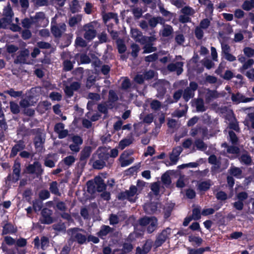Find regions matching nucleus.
<instances>
[{
  "mask_svg": "<svg viewBox=\"0 0 254 254\" xmlns=\"http://www.w3.org/2000/svg\"><path fill=\"white\" fill-rule=\"evenodd\" d=\"M172 233V230L170 228H167L158 234L155 242L156 247L161 246L168 239Z\"/></svg>",
  "mask_w": 254,
  "mask_h": 254,
  "instance_id": "0eeeda50",
  "label": "nucleus"
},
{
  "mask_svg": "<svg viewBox=\"0 0 254 254\" xmlns=\"http://www.w3.org/2000/svg\"><path fill=\"white\" fill-rule=\"evenodd\" d=\"M20 164L18 162H15L13 166V179L15 181L18 180L20 173Z\"/></svg>",
  "mask_w": 254,
  "mask_h": 254,
  "instance_id": "a878e982",
  "label": "nucleus"
},
{
  "mask_svg": "<svg viewBox=\"0 0 254 254\" xmlns=\"http://www.w3.org/2000/svg\"><path fill=\"white\" fill-rule=\"evenodd\" d=\"M29 56V51L28 50L25 49L21 51L14 60V63L16 64H30V62L28 61Z\"/></svg>",
  "mask_w": 254,
  "mask_h": 254,
  "instance_id": "9b49d317",
  "label": "nucleus"
},
{
  "mask_svg": "<svg viewBox=\"0 0 254 254\" xmlns=\"http://www.w3.org/2000/svg\"><path fill=\"white\" fill-rule=\"evenodd\" d=\"M3 13V15L6 17L4 18L9 19L10 23L11 22V19L13 15V13L9 4L7 5V6L4 8Z\"/></svg>",
  "mask_w": 254,
  "mask_h": 254,
  "instance_id": "72a5a7b5",
  "label": "nucleus"
},
{
  "mask_svg": "<svg viewBox=\"0 0 254 254\" xmlns=\"http://www.w3.org/2000/svg\"><path fill=\"white\" fill-rule=\"evenodd\" d=\"M144 185V182L142 181H138L137 182V187L131 186L128 190L122 192L119 196L120 199H127L130 202H134L135 200V195L137 194L138 191H140L141 189L140 187Z\"/></svg>",
  "mask_w": 254,
  "mask_h": 254,
  "instance_id": "f03ea898",
  "label": "nucleus"
},
{
  "mask_svg": "<svg viewBox=\"0 0 254 254\" xmlns=\"http://www.w3.org/2000/svg\"><path fill=\"white\" fill-rule=\"evenodd\" d=\"M45 138L42 134L37 135L34 139V143L36 148L41 150L43 148Z\"/></svg>",
  "mask_w": 254,
  "mask_h": 254,
  "instance_id": "4be33fe9",
  "label": "nucleus"
},
{
  "mask_svg": "<svg viewBox=\"0 0 254 254\" xmlns=\"http://www.w3.org/2000/svg\"><path fill=\"white\" fill-rule=\"evenodd\" d=\"M112 107L113 105L111 104H109V105L107 104L106 105L100 104L98 105V109L100 112L106 113L108 108H112Z\"/></svg>",
  "mask_w": 254,
  "mask_h": 254,
  "instance_id": "0e129e2a",
  "label": "nucleus"
},
{
  "mask_svg": "<svg viewBox=\"0 0 254 254\" xmlns=\"http://www.w3.org/2000/svg\"><path fill=\"white\" fill-rule=\"evenodd\" d=\"M132 142V138L131 137H127L121 140L119 143L118 148L121 150L124 149L126 147L128 146Z\"/></svg>",
  "mask_w": 254,
  "mask_h": 254,
  "instance_id": "bb28decb",
  "label": "nucleus"
},
{
  "mask_svg": "<svg viewBox=\"0 0 254 254\" xmlns=\"http://www.w3.org/2000/svg\"><path fill=\"white\" fill-rule=\"evenodd\" d=\"M133 126L135 132L137 135H139L140 134L146 132V130L144 128L143 124L142 122L134 124Z\"/></svg>",
  "mask_w": 254,
  "mask_h": 254,
  "instance_id": "c85d7f7f",
  "label": "nucleus"
},
{
  "mask_svg": "<svg viewBox=\"0 0 254 254\" xmlns=\"http://www.w3.org/2000/svg\"><path fill=\"white\" fill-rule=\"evenodd\" d=\"M223 93H218L216 91L206 90L205 100L207 103H209L214 99L218 98L220 96H224Z\"/></svg>",
  "mask_w": 254,
  "mask_h": 254,
  "instance_id": "a211bd4d",
  "label": "nucleus"
},
{
  "mask_svg": "<svg viewBox=\"0 0 254 254\" xmlns=\"http://www.w3.org/2000/svg\"><path fill=\"white\" fill-rule=\"evenodd\" d=\"M219 39L221 44L222 55L224 56L228 53H230V47L228 44L222 42L220 37H219Z\"/></svg>",
  "mask_w": 254,
  "mask_h": 254,
  "instance_id": "49530a36",
  "label": "nucleus"
},
{
  "mask_svg": "<svg viewBox=\"0 0 254 254\" xmlns=\"http://www.w3.org/2000/svg\"><path fill=\"white\" fill-rule=\"evenodd\" d=\"M196 108L198 112H203L206 109L204 105L203 100L202 99H197L196 101Z\"/></svg>",
  "mask_w": 254,
  "mask_h": 254,
  "instance_id": "a18cd8bd",
  "label": "nucleus"
},
{
  "mask_svg": "<svg viewBox=\"0 0 254 254\" xmlns=\"http://www.w3.org/2000/svg\"><path fill=\"white\" fill-rule=\"evenodd\" d=\"M42 202L39 200H36L33 201V207L35 211L37 212L40 211L42 207Z\"/></svg>",
  "mask_w": 254,
  "mask_h": 254,
  "instance_id": "680f3d73",
  "label": "nucleus"
},
{
  "mask_svg": "<svg viewBox=\"0 0 254 254\" xmlns=\"http://www.w3.org/2000/svg\"><path fill=\"white\" fill-rule=\"evenodd\" d=\"M243 52L246 56L249 58L254 57V49L250 47H245Z\"/></svg>",
  "mask_w": 254,
  "mask_h": 254,
  "instance_id": "4d7b16f0",
  "label": "nucleus"
},
{
  "mask_svg": "<svg viewBox=\"0 0 254 254\" xmlns=\"http://www.w3.org/2000/svg\"><path fill=\"white\" fill-rule=\"evenodd\" d=\"M109 157V149L105 147H99L94 155V159L98 158L106 160Z\"/></svg>",
  "mask_w": 254,
  "mask_h": 254,
  "instance_id": "4468645a",
  "label": "nucleus"
},
{
  "mask_svg": "<svg viewBox=\"0 0 254 254\" xmlns=\"http://www.w3.org/2000/svg\"><path fill=\"white\" fill-rule=\"evenodd\" d=\"M87 186L88 188V190L92 191L93 188H96L98 191H102L105 189L106 185L104 184L103 179L100 176L95 177L94 179V185L92 182L88 181L87 183Z\"/></svg>",
  "mask_w": 254,
  "mask_h": 254,
  "instance_id": "20e7f679",
  "label": "nucleus"
},
{
  "mask_svg": "<svg viewBox=\"0 0 254 254\" xmlns=\"http://www.w3.org/2000/svg\"><path fill=\"white\" fill-rule=\"evenodd\" d=\"M231 99L233 102L237 104L241 102H249L254 100V98H246L240 93L237 94H232Z\"/></svg>",
  "mask_w": 254,
  "mask_h": 254,
  "instance_id": "2eb2a0df",
  "label": "nucleus"
},
{
  "mask_svg": "<svg viewBox=\"0 0 254 254\" xmlns=\"http://www.w3.org/2000/svg\"><path fill=\"white\" fill-rule=\"evenodd\" d=\"M152 245V242L151 240L146 241L142 248V250L144 251V254H147L150 251Z\"/></svg>",
  "mask_w": 254,
  "mask_h": 254,
  "instance_id": "bf43d9fd",
  "label": "nucleus"
},
{
  "mask_svg": "<svg viewBox=\"0 0 254 254\" xmlns=\"http://www.w3.org/2000/svg\"><path fill=\"white\" fill-rule=\"evenodd\" d=\"M65 30L66 25L64 23H62L54 25V22L52 21L51 31L55 37H60L65 31Z\"/></svg>",
  "mask_w": 254,
  "mask_h": 254,
  "instance_id": "1a4fd4ad",
  "label": "nucleus"
},
{
  "mask_svg": "<svg viewBox=\"0 0 254 254\" xmlns=\"http://www.w3.org/2000/svg\"><path fill=\"white\" fill-rule=\"evenodd\" d=\"M27 172L31 174H35L37 175H41L43 169L41 164L38 162H35L33 164L29 165L27 168Z\"/></svg>",
  "mask_w": 254,
  "mask_h": 254,
  "instance_id": "f8f14e48",
  "label": "nucleus"
},
{
  "mask_svg": "<svg viewBox=\"0 0 254 254\" xmlns=\"http://www.w3.org/2000/svg\"><path fill=\"white\" fill-rule=\"evenodd\" d=\"M200 218V210L198 208H195L192 210V218L198 220Z\"/></svg>",
  "mask_w": 254,
  "mask_h": 254,
  "instance_id": "69168bd1",
  "label": "nucleus"
},
{
  "mask_svg": "<svg viewBox=\"0 0 254 254\" xmlns=\"http://www.w3.org/2000/svg\"><path fill=\"white\" fill-rule=\"evenodd\" d=\"M91 152V148L90 147H85L81 152V159L84 160L88 158Z\"/></svg>",
  "mask_w": 254,
  "mask_h": 254,
  "instance_id": "37998d69",
  "label": "nucleus"
},
{
  "mask_svg": "<svg viewBox=\"0 0 254 254\" xmlns=\"http://www.w3.org/2000/svg\"><path fill=\"white\" fill-rule=\"evenodd\" d=\"M82 19L80 15H76L71 17L69 20V25L71 27H73L81 21Z\"/></svg>",
  "mask_w": 254,
  "mask_h": 254,
  "instance_id": "58836bf2",
  "label": "nucleus"
},
{
  "mask_svg": "<svg viewBox=\"0 0 254 254\" xmlns=\"http://www.w3.org/2000/svg\"><path fill=\"white\" fill-rule=\"evenodd\" d=\"M67 234L70 236L69 241L77 242L79 244H83L87 241L85 232L78 228L70 229L67 230Z\"/></svg>",
  "mask_w": 254,
  "mask_h": 254,
  "instance_id": "f257e3e1",
  "label": "nucleus"
},
{
  "mask_svg": "<svg viewBox=\"0 0 254 254\" xmlns=\"http://www.w3.org/2000/svg\"><path fill=\"white\" fill-rule=\"evenodd\" d=\"M17 231V229L12 224L6 223L3 226L2 234H13Z\"/></svg>",
  "mask_w": 254,
  "mask_h": 254,
  "instance_id": "6ab92c4d",
  "label": "nucleus"
},
{
  "mask_svg": "<svg viewBox=\"0 0 254 254\" xmlns=\"http://www.w3.org/2000/svg\"><path fill=\"white\" fill-rule=\"evenodd\" d=\"M96 160L93 163V167L95 169H102L105 165V160L102 159H98L97 158Z\"/></svg>",
  "mask_w": 254,
  "mask_h": 254,
  "instance_id": "e433bc0d",
  "label": "nucleus"
},
{
  "mask_svg": "<svg viewBox=\"0 0 254 254\" xmlns=\"http://www.w3.org/2000/svg\"><path fill=\"white\" fill-rule=\"evenodd\" d=\"M254 64V60L252 59H249L243 64V65L240 68L239 71L243 73L245 70L251 67Z\"/></svg>",
  "mask_w": 254,
  "mask_h": 254,
  "instance_id": "2f4dec72",
  "label": "nucleus"
},
{
  "mask_svg": "<svg viewBox=\"0 0 254 254\" xmlns=\"http://www.w3.org/2000/svg\"><path fill=\"white\" fill-rule=\"evenodd\" d=\"M144 45L143 49V54L150 53L153 52H155L156 51V48L153 47L152 44H142Z\"/></svg>",
  "mask_w": 254,
  "mask_h": 254,
  "instance_id": "c03bdc74",
  "label": "nucleus"
},
{
  "mask_svg": "<svg viewBox=\"0 0 254 254\" xmlns=\"http://www.w3.org/2000/svg\"><path fill=\"white\" fill-rule=\"evenodd\" d=\"M210 20L208 19H204L201 21L199 27L203 29H206L210 25Z\"/></svg>",
  "mask_w": 254,
  "mask_h": 254,
  "instance_id": "774afa93",
  "label": "nucleus"
},
{
  "mask_svg": "<svg viewBox=\"0 0 254 254\" xmlns=\"http://www.w3.org/2000/svg\"><path fill=\"white\" fill-rule=\"evenodd\" d=\"M194 144L197 149L201 151L205 150L207 148L206 145L202 140L199 139H196L195 141Z\"/></svg>",
  "mask_w": 254,
  "mask_h": 254,
  "instance_id": "de8ad7c7",
  "label": "nucleus"
},
{
  "mask_svg": "<svg viewBox=\"0 0 254 254\" xmlns=\"http://www.w3.org/2000/svg\"><path fill=\"white\" fill-rule=\"evenodd\" d=\"M182 148L181 146H177L174 148L170 155V159L171 162V165H175L179 160V157L182 152Z\"/></svg>",
  "mask_w": 254,
  "mask_h": 254,
  "instance_id": "dca6fc26",
  "label": "nucleus"
},
{
  "mask_svg": "<svg viewBox=\"0 0 254 254\" xmlns=\"http://www.w3.org/2000/svg\"><path fill=\"white\" fill-rule=\"evenodd\" d=\"M241 163L246 165H249L251 163L252 159L250 156L247 154H244L240 158Z\"/></svg>",
  "mask_w": 254,
  "mask_h": 254,
  "instance_id": "13d9d810",
  "label": "nucleus"
},
{
  "mask_svg": "<svg viewBox=\"0 0 254 254\" xmlns=\"http://www.w3.org/2000/svg\"><path fill=\"white\" fill-rule=\"evenodd\" d=\"M15 244L17 248L24 247L27 245V240L23 238H19L16 240Z\"/></svg>",
  "mask_w": 254,
  "mask_h": 254,
  "instance_id": "e2e57ef3",
  "label": "nucleus"
},
{
  "mask_svg": "<svg viewBox=\"0 0 254 254\" xmlns=\"http://www.w3.org/2000/svg\"><path fill=\"white\" fill-rule=\"evenodd\" d=\"M228 114L229 115L230 119L231 120V122L229 124V127L236 131L239 130V127L237 123L236 122L235 119L233 118V114L231 110H227Z\"/></svg>",
  "mask_w": 254,
  "mask_h": 254,
  "instance_id": "393cba45",
  "label": "nucleus"
},
{
  "mask_svg": "<svg viewBox=\"0 0 254 254\" xmlns=\"http://www.w3.org/2000/svg\"><path fill=\"white\" fill-rule=\"evenodd\" d=\"M131 34L132 38H133L136 42H138L140 44H142L143 41V39L144 36L142 35L141 32L137 29H131Z\"/></svg>",
  "mask_w": 254,
  "mask_h": 254,
  "instance_id": "412c9836",
  "label": "nucleus"
},
{
  "mask_svg": "<svg viewBox=\"0 0 254 254\" xmlns=\"http://www.w3.org/2000/svg\"><path fill=\"white\" fill-rule=\"evenodd\" d=\"M140 225L145 227L148 233H151L157 228V220L155 217H145L139 220Z\"/></svg>",
  "mask_w": 254,
  "mask_h": 254,
  "instance_id": "7ed1b4c3",
  "label": "nucleus"
},
{
  "mask_svg": "<svg viewBox=\"0 0 254 254\" xmlns=\"http://www.w3.org/2000/svg\"><path fill=\"white\" fill-rule=\"evenodd\" d=\"M10 108L11 112L14 114H18L20 111L18 104L13 102H11L10 103Z\"/></svg>",
  "mask_w": 254,
  "mask_h": 254,
  "instance_id": "6e6d98bb",
  "label": "nucleus"
},
{
  "mask_svg": "<svg viewBox=\"0 0 254 254\" xmlns=\"http://www.w3.org/2000/svg\"><path fill=\"white\" fill-rule=\"evenodd\" d=\"M131 56L133 57L134 58H136L138 55V53L139 52L140 50V48L139 46L135 44H133L131 45Z\"/></svg>",
  "mask_w": 254,
  "mask_h": 254,
  "instance_id": "052dcab7",
  "label": "nucleus"
},
{
  "mask_svg": "<svg viewBox=\"0 0 254 254\" xmlns=\"http://www.w3.org/2000/svg\"><path fill=\"white\" fill-rule=\"evenodd\" d=\"M52 227L54 230L59 232L64 231L65 230V226L64 223L61 222L54 224Z\"/></svg>",
  "mask_w": 254,
  "mask_h": 254,
  "instance_id": "603ef678",
  "label": "nucleus"
},
{
  "mask_svg": "<svg viewBox=\"0 0 254 254\" xmlns=\"http://www.w3.org/2000/svg\"><path fill=\"white\" fill-rule=\"evenodd\" d=\"M157 206L155 203H146L144 205V209L147 213H153L157 210Z\"/></svg>",
  "mask_w": 254,
  "mask_h": 254,
  "instance_id": "7c9ffc66",
  "label": "nucleus"
},
{
  "mask_svg": "<svg viewBox=\"0 0 254 254\" xmlns=\"http://www.w3.org/2000/svg\"><path fill=\"white\" fill-rule=\"evenodd\" d=\"M53 211L48 208H44L41 211L42 217L40 221L43 224H50L53 222V219L51 215Z\"/></svg>",
  "mask_w": 254,
  "mask_h": 254,
  "instance_id": "9d476101",
  "label": "nucleus"
},
{
  "mask_svg": "<svg viewBox=\"0 0 254 254\" xmlns=\"http://www.w3.org/2000/svg\"><path fill=\"white\" fill-rule=\"evenodd\" d=\"M242 8L245 10H250L254 8V0H246L242 5Z\"/></svg>",
  "mask_w": 254,
  "mask_h": 254,
  "instance_id": "79ce46f5",
  "label": "nucleus"
},
{
  "mask_svg": "<svg viewBox=\"0 0 254 254\" xmlns=\"http://www.w3.org/2000/svg\"><path fill=\"white\" fill-rule=\"evenodd\" d=\"M112 231V229L109 226L104 225L101 227L100 231L99 232L98 236L104 239V237L111 232Z\"/></svg>",
  "mask_w": 254,
  "mask_h": 254,
  "instance_id": "c756f323",
  "label": "nucleus"
},
{
  "mask_svg": "<svg viewBox=\"0 0 254 254\" xmlns=\"http://www.w3.org/2000/svg\"><path fill=\"white\" fill-rule=\"evenodd\" d=\"M103 20L105 23H107V22L110 20H112L113 22L118 23L119 20L117 15L112 12L108 13L104 15Z\"/></svg>",
  "mask_w": 254,
  "mask_h": 254,
  "instance_id": "5701e85b",
  "label": "nucleus"
},
{
  "mask_svg": "<svg viewBox=\"0 0 254 254\" xmlns=\"http://www.w3.org/2000/svg\"><path fill=\"white\" fill-rule=\"evenodd\" d=\"M64 128V125L62 123H58L55 126L54 130L58 134L59 138H64L68 134V130Z\"/></svg>",
  "mask_w": 254,
  "mask_h": 254,
  "instance_id": "ddd939ff",
  "label": "nucleus"
},
{
  "mask_svg": "<svg viewBox=\"0 0 254 254\" xmlns=\"http://www.w3.org/2000/svg\"><path fill=\"white\" fill-rule=\"evenodd\" d=\"M24 148V145L22 142H19L15 144L12 148L10 156L14 157L17 154V153L22 150Z\"/></svg>",
  "mask_w": 254,
  "mask_h": 254,
  "instance_id": "cd10ccee",
  "label": "nucleus"
},
{
  "mask_svg": "<svg viewBox=\"0 0 254 254\" xmlns=\"http://www.w3.org/2000/svg\"><path fill=\"white\" fill-rule=\"evenodd\" d=\"M173 31L172 27L168 25H164L162 30V35L164 37H168L171 35Z\"/></svg>",
  "mask_w": 254,
  "mask_h": 254,
  "instance_id": "4c0bfd02",
  "label": "nucleus"
},
{
  "mask_svg": "<svg viewBox=\"0 0 254 254\" xmlns=\"http://www.w3.org/2000/svg\"><path fill=\"white\" fill-rule=\"evenodd\" d=\"M209 181H204L199 183L198 184V189L200 191H206L210 187Z\"/></svg>",
  "mask_w": 254,
  "mask_h": 254,
  "instance_id": "a19ab883",
  "label": "nucleus"
},
{
  "mask_svg": "<svg viewBox=\"0 0 254 254\" xmlns=\"http://www.w3.org/2000/svg\"><path fill=\"white\" fill-rule=\"evenodd\" d=\"M201 5L206 6V10L211 13L213 11V4L210 0H198Z\"/></svg>",
  "mask_w": 254,
  "mask_h": 254,
  "instance_id": "473e14b6",
  "label": "nucleus"
},
{
  "mask_svg": "<svg viewBox=\"0 0 254 254\" xmlns=\"http://www.w3.org/2000/svg\"><path fill=\"white\" fill-rule=\"evenodd\" d=\"M95 22H92L85 25L83 30L85 31L84 38L87 40H91L94 38L96 35L97 32L95 29Z\"/></svg>",
  "mask_w": 254,
  "mask_h": 254,
  "instance_id": "39448f33",
  "label": "nucleus"
},
{
  "mask_svg": "<svg viewBox=\"0 0 254 254\" xmlns=\"http://www.w3.org/2000/svg\"><path fill=\"white\" fill-rule=\"evenodd\" d=\"M161 180L163 184L167 187H169L171 184V181L170 177L166 173L164 174L162 176Z\"/></svg>",
  "mask_w": 254,
  "mask_h": 254,
  "instance_id": "09e8293b",
  "label": "nucleus"
},
{
  "mask_svg": "<svg viewBox=\"0 0 254 254\" xmlns=\"http://www.w3.org/2000/svg\"><path fill=\"white\" fill-rule=\"evenodd\" d=\"M22 26L23 28L29 29L34 25L31 16L30 18H26L22 20L21 22Z\"/></svg>",
  "mask_w": 254,
  "mask_h": 254,
  "instance_id": "c9c22d12",
  "label": "nucleus"
},
{
  "mask_svg": "<svg viewBox=\"0 0 254 254\" xmlns=\"http://www.w3.org/2000/svg\"><path fill=\"white\" fill-rule=\"evenodd\" d=\"M118 99V97L115 92L113 90H110L109 91V104H112L117 101Z\"/></svg>",
  "mask_w": 254,
  "mask_h": 254,
  "instance_id": "864d4df0",
  "label": "nucleus"
},
{
  "mask_svg": "<svg viewBox=\"0 0 254 254\" xmlns=\"http://www.w3.org/2000/svg\"><path fill=\"white\" fill-rule=\"evenodd\" d=\"M197 84L194 82H191L190 83V87L187 88L184 92L183 97L186 101H188L192 98L194 95V92L197 89Z\"/></svg>",
  "mask_w": 254,
  "mask_h": 254,
  "instance_id": "6e6552de",
  "label": "nucleus"
},
{
  "mask_svg": "<svg viewBox=\"0 0 254 254\" xmlns=\"http://www.w3.org/2000/svg\"><path fill=\"white\" fill-rule=\"evenodd\" d=\"M230 174L238 179L243 178V173L241 169L236 167H231L229 169Z\"/></svg>",
  "mask_w": 254,
  "mask_h": 254,
  "instance_id": "b1692460",
  "label": "nucleus"
},
{
  "mask_svg": "<svg viewBox=\"0 0 254 254\" xmlns=\"http://www.w3.org/2000/svg\"><path fill=\"white\" fill-rule=\"evenodd\" d=\"M181 11L182 14L189 16V17L192 16L195 13V10L189 6L184 7Z\"/></svg>",
  "mask_w": 254,
  "mask_h": 254,
  "instance_id": "f704fd0d",
  "label": "nucleus"
},
{
  "mask_svg": "<svg viewBox=\"0 0 254 254\" xmlns=\"http://www.w3.org/2000/svg\"><path fill=\"white\" fill-rule=\"evenodd\" d=\"M119 160L121 163V166L122 167L128 166L132 163L133 160V159L131 158H128L125 152L121 155Z\"/></svg>",
  "mask_w": 254,
  "mask_h": 254,
  "instance_id": "aec40b11",
  "label": "nucleus"
},
{
  "mask_svg": "<svg viewBox=\"0 0 254 254\" xmlns=\"http://www.w3.org/2000/svg\"><path fill=\"white\" fill-rule=\"evenodd\" d=\"M187 182V179L185 176H180L177 182V187L180 188H183L185 187Z\"/></svg>",
  "mask_w": 254,
  "mask_h": 254,
  "instance_id": "3c124183",
  "label": "nucleus"
},
{
  "mask_svg": "<svg viewBox=\"0 0 254 254\" xmlns=\"http://www.w3.org/2000/svg\"><path fill=\"white\" fill-rule=\"evenodd\" d=\"M208 248H199L197 249H189V254H202L204 252L207 251Z\"/></svg>",
  "mask_w": 254,
  "mask_h": 254,
  "instance_id": "8fccbe9b",
  "label": "nucleus"
},
{
  "mask_svg": "<svg viewBox=\"0 0 254 254\" xmlns=\"http://www.w3.org/2000/svg\"><path fill=\"white\" fill-rule=\"evenodd\" d=\"M50 191L56 195H60L59 188L58 187V183L57 182H53L50 185Z\"/></svg>",
  "mask_w": 254,
  "mask_h": 254,
  "instance_id": "ea45409f",
  "label": "nucleus"
},
{
  "mask_svg": "<svg viewBox=\"0 0 254 254\" xmlns=\"http://www.w3.org/2000/svg\"><path fill=\"white\" fill-rule=\"evenodd\" d=\"M50 196V192L47 190H42L39 193V197L42 200H45L48 198Z\"/></svg>",
  "mask_w": 254,
  "mask_h": 254,
  "instance_id": "338daca9",
  "label": "nucleus"
},
{
  "mask_svg": "<svg viewBox=\"0 0 254 254\" xmlns=\"http://www.w3.org/2000/svg\"><path fill=\"white\" fill-rule=\"evenodd\" d=\"M184 63L182 62L172 63L168 65V69L170 71H176L178 75H180L183 71V66Z\"/></svg>",
  "mask_w": 254,
  "mask_h": 254,
  "instance_id": "f3484780",
  "label": "nucleus"
},
{
  "mask_svg": "<svg viewBox=\"0 0 254 254\" xmlns=\"http://www.w3.org/2000/svg\"><path fill=\"white\" fill-rule=\"evenodd\" d=\"M33 22L36 26L46 27L49 23L48 19L43 12H37L34 16H31Z\"/></svg>",
  "mask_w": 254,
  "mask_h": 254,
  "instance_id": "423d86ee",
  "label": "nucleus"
},
{
  "mask_svg": "<svg viewBox=\"0 0 254 254\" xmlns=\"http://www.w3.org/2000/svg\"><path fill=\"white\" fill-rule=\"evenodd\" d=\"M41 248L43 250L46 249L48 246L49 244V239L45 236L41 237Z\"/></svg>",
  "mask_w": 254,
  "mask_h": 254,
  "instance_id": "5fc2aeb1",
  "label": "nucleus"
}]
</instances>
